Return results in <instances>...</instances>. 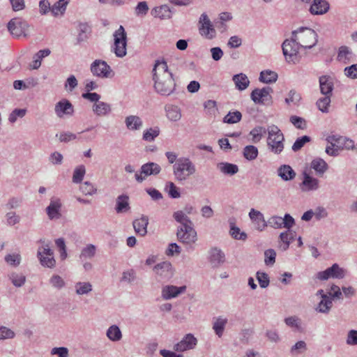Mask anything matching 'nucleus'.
Listing matches in <instances>:
<instances>
[{
    "instance_id": "obj_1",
    "label": "nucleus",
    "mask_w": 357,
    "mask_h": 357,
    "mask_svg": "<svg viewBox=\"0 0 357 357\" xmlns=\"http://www.w3.org/2000/svg\"><path fill=\"white\" fill-rule=\"evenodd\" d=\"M153 79L154 89L158 94L168 96L175 91L176 82L168 70L167 62L156 61L153 69Z\"/></svg>"
},
{
    "instance_id": "obj_2",
    "label": "nucleus",
    "mask_w": 357,
    "mask_h": 357,
    "mask_svg": "<svg viewBox=\"0 0 357 357\" xmlns=\"http://www.w3.org/2000/svg\"><path fill=\"white\" fill-rule=\"evenodd\" d=\"M291 33L294 40H297L301 48L311 49L318 42L317 33L310 28L302 26Z\"/></svg>"
},
{
    "instance_id": "obj_3",
    "label": "nucleus",
    "mask_w": 357,
    "mask_h": 357,
    "mask_svg": "<svg viewBox=\"0 0 357 357\" xmlns=\"http://www.w3.org/2000/svg\"><path fill=\"white\" fill-rule=\"evenodd\" d=\"M267 145L275 154H280L284 149V135L275 125L269 126L267 128Z\"/></svg>"
},
{
    "instance_id": "obj_4",
    "label": "nucleus",
    "mask_w": 357,
    "mask_h": 357,
    "mask_svg": "<svg viewBox=\"0 0 357 357\" xmlns=\"http://www.w3.org/2000/svg\"><path fill=\"white\" fill-rule=\"evenodd\" d=\"M174 174L178 181H184L194 174L196 167L192 162L188 158L178 159L173 166Z\"/></svg>"
},
{
    "instance_id": "obj_5",
    "label": "nucleus",
    "mask_w": 357,
    "mask_h": 357,
    "mask_svg": "<svg viewBox=\"0 0 357 357\" xmlns=\"http://www.w3.org/2000/svg\"><path fill=\"white\" fill-rule=\"evenodd\" d=\"M176 238L180 243L192 248L193 245L197 241V234L193 225L178 227Z\"/></svg>"
},
{
    "instance_id": "obj_6",
    "label": "nucleus",
    "mask_w": 357,
    "mask_h": 357,
    "mask_svg": "<svg viewBox=\"0 0 357 357\" xmlns=\"http://www.w3.org/2000/svg\"><path fill=\"white\" fill-rule=\"evenodd\" d=\"M114 51L116 56L122 58L127 54V34L123 26L114 33Z\"/></svg>"
},
{
    "instance_id": "obj_7",
    "label": "nucleus",
    "mask_w": 357,
    "mask_h": 357,
    "mask_svg": "<svg viewBox=\"0 0 357 357\" xmlns=\"http://www.w3.org/2000/svg\"><path fill=\"white\" fill-rule=\"evenodd\" d=\"M300 48L301 47L297 40H294V35L291 34V38L284 40L282 45V49L287 61L295 63Z\"/></svg>"
},
{
    "instance_id": "obj_8",
    "label": "nucleus",
    "mask_w": 357,
    "mask_h": 357,
    "mask_svg": "<svg viewBox=\"0 0 357 357\" xmlns=\"http://www.w3.org/2000/svg\"><path fill=\"white\" fill-rule=\"evenodd\" d=\"M91 72L93 75L100 78H109L114 76L111 67L106 61L96 59L91 64Z\"/></svg>"
},
{
    "instance_id": "obj_9",
    "label": "nucleus",
    "mask_w": 357,
    "mask_h": 357,
    "mask_svg": "<svg viewBox=\"0 0 357 357\" xmlns=\"http://www.w3.org/2000/svg\"><path fill=\"white\" fill-rule=\"evenodd\" d=\"M37 257L43 266L50 268L55 267L56 260L54 257V252L50 249L49 243L38 248Z\"/></svg>"
},
{
    "instance_id": "obj_10",
    "label": "nucleus",
    "mask_w": 357,
    "mask_h": 357,
    "mask_svg": "<svg viewBox=\"0 0 357 357\" xmlns=\"http://www.w3.org/2000/svg\"><path fill=\"white\" fill-rule=\"evenodd\" d=\"M272 92L273 89L269 86L255 89L252 91L250 98L255 104L268 105L272 102Z\"/></svg>"
},
{
    "instance_id": "obj_11",
    "label": "nucleus",
    "mask_w": 357,
    "mask_h": 357,
    "mask_svg": "<svg viewBox=\"0 0 357 357\" xmlns=\"http://www.w3.org/2000/svg\"><path fill=\"white\" fill-rule=\"evenodd\" d=\"M346 273L345 269L340 267L337 264H334L325 271L318 272L317 278L320 280H326L329 278L342 279L344 278Z\"/></svg>"
},
{
    "instance_id": "obj_12",
    "label": "nucleus",
    "mask_w": 357,
    "mask_h": 357,
    "mask_svg": "<svg viewBox=\"0 0 357 357\" xmlns=\"http://www.w3.org/2000/svg\"><path fill=\"white\" fill-rule=\"evenodd\" d=\"M199 31L201 36L207 39L215 37L216 31L206 13H202L199 20Z\"/></svg>"
},
{
    "instance_id": "obj_13",
    "label": "nucleus",
    "mask_w": 357,
    "mask_h": 357,
    "mask_svg": "<svg viewBox=\"0 0 357 357\" xmlns=\"http://www.w3.org/2000/svg\"><path fill=\"white\" fill-rule=\"evenodd\" d=\"M28 28V23L20 18H13L8 23V31L15 37H19L22 34L26 36Z\"/></svg>"
},
{
    "instance_id": "obj_14",
    "label": "nucleus",
    "mask_w": 357,
    "mask_h": 357,
    "mask_svg": "<svg viewBox=\"0 0 357 357\" xmlns=\"http://www.w3.org/2000/svg\"><path fill=\"white\" fill-rule=\"evenodd\" d=\"M160 170L161 168L157 163L147 162L142 166L139 174L135 173V177L138 183H142L146 176L157 175L160 173Z\"/></svg>"
},
{
    "instance_id": "obj_15",
    "label": "nucleus",
    "mask_w": 357,
    "mask_h": 357,
    "mask_svg": "<svg viewBox=\"0 0 357 357\" xmlns=\"http://www.w3.org/2000/svg\"><path fill=\"white\" fill-rule=\"evenodd\" d=\"M153 271L159 278V280H168L172 278L174 275L172 266L169 261H163L158 264L154 266Z\"/></svg>"
},
{
    "instance_id": "obj_16",
    "label": "nucleus",
    "mask_w": 357,
    "mask_h": 357,
    "mask_svg": "<svg viewBox=\"0 0 357 357\" xmlns=\"http://www.w3.org/2000/svg\"><path fill=\"white\" fill-rule=\"evenodd\" d=\"M54 112L59 118H62L64 115H73L74 109L68 100L63 99L55 105Z\"/></svg>"
},
{
    "instance_id": "obj_17",
    "label": "nucleus",
    "mask_w": 357,
    "mask_h": 357,
    "mask_svg": "<svg viewBox=\"0 0 357 357\" xmlns=\"http://www.w3.org/2000/svg\"><path fill=\"white\" fill-rule=\"evenodd\" d=\"M197 343V339L193 335L187 334L183 339L174 345V349L176 351H184L193 349Z\"/></svg>"
},
{
    "instance_id": "obj_18",
    "label": "nucleus",
    "mask_w": 357,
    "mask_h": 357,
    "mask_svg": "<svg viewBox=\"0 0 357 357\" xmlns=\"http://www.w3.org/2000/svg\"><path fill=\"white\" fill-rule=\"evenodd\" d=\"M303 180L300 184V188L303 192L316 190L319 188V180L310 176L305 172L303 174Z\"/></svg>"
},
{
    "instance_id": "obj_19",
    "label": "nucleus",
    "mask_w": 357,
    "mask_h": 357,
    "mask_svg": "<svg viewBox=\"0 0 357 357\" xmlns=\"http://www.w3.org/2000/svg\"><path fill=\"white\" fill-rule=\"evenodd\" d=\"M330 8V4L326 0H314L309 11L312 15H319L326 13Z\"/></svg>"
},
{
    "instance_id": "obj_20",
    "label": "nucleus",
    "mask_w": 357,
    "mask_h": 357,
    "mask_svg": "<svg viewBox=\"0 0 357 357\" xmlns=\"http://www.w3.org/2000/svg\"><path fill=\"white\" fill-rule=\"evenodd\" d=\"M185 286L177 287L174 285H167L162 288V296L165 300H169L177 297L181 294H183L185 292Z\"/></svg>"
},
{
    "instance_id": "obj_21",
    "label": "nucleus",
    "mask_w": 357,
    "mask_h": 357,
    "mask_svg": "<svg viewBox=\"0 0 357 357\" xmlns=\"http://www.w3.org/2000/svg\"><path fill=\"white\" fill-rule=\"evenodd\" d=\"M249 217L255 224L256 229L263 231L267 227L264 215L260 211L252 208L249 212Z\"/></svg>"
},
{
    "instance_id": "obj_22",
    "label": "nucleus",
    "mask_w": 357,
    "mask_h": 357,
    "mask_svg": "<svg viewBox=\"0 0 357 357\" xmlns=\"http://www.w3.org/2000/svg\"><path fill=\"white\" fill-rule=\"evenodd\" d=\"M320 91L324 96H332L333 80L329 75H322L319 79Z\"/></svg>"
},
{
    "instance_id": "obj_23",
    "label": "nucleus",
    "mask_w": 357,
    "mask_h": 357,
    "mask_svg": "<svg viewBox=\"0 0 357 357\" xmlns=\"http://www.w3.org/2000/svg\"><path fill=\"white\" fill-rule=\"evenodd\" d=\"M225 261V254L220 250L217 248L211 249L209 252V261L213 267H219Z\"/></svg>"
},
{
    "instance_id": "obj_24",
    "label": "nucleus",
    "mask_w": 357,
    "mask_h": 357,
    "mask_svg": "<svg viewBox=\"0 0 357 357\" xmlns=\"http://www.w3.org/2000/svg\"><path fill=\"white\" fill-rule=\"evenodd\" d=\"M61 207L60 200L51 199L50 205L46 208L47 214L50 220L59 219L61 217L59 212Z\"/></svg>"
},
{
    "instance_id": "obj_25",
    "label": "nucleus",
    "mask_w": 357,
    "mask_h": 357,
    "mask_svg": "<svg viewBox=\"0 0 357 357\" xmlns=\"http://www.w3.org/2000/svg\"><path fill=\"white\" fill-rule=\"evenodd\" d=\"M165 109L167 118L171 121H178L182 117L181 109L176 105H167Z\"/></svg>"
},
{
    "instance_id": "obj_26",
    "label": "nucleus",
    "mask_w": 357,
    "mask_h": 357,
    "mask_svg": "<svg viewBox=\"0 0 357 357\" xmlns=\"http://www.w3.org/2000/svg\"><path fill=\"white\" fill-rule=\"evenodd\" d=\"M149 224V218L147 216L142 215L140 218L133 221L132 225L136 233L144 236L147 233V225Z\"/></svg>"
},
{
    "instance_id": "obj_27",
    "label": "nucleus",
    "mask_w": 357,
    "mask_h": 357,
    "mask_svg": "<svg viewBox=\"0 0 357 357\" xmlns=\"http://www.w3.org/2000/svg\"><path fill=\"white\" fill-rule=\"evenodd\" d=\"M130 209L129 197L127 195H121L116 199L115 211L117 213H126Z\"/></svg>"
},
{
    "instance_id": "obj_28",
    "label": "nucleus",
    "mask_w": 357,
    "mask_h": 357,
    "mask_svg": "<svg viewBox=\"0 0 357 357\" xmlns=\"http://www.w3.org/2000/svg\"><path fill=\"white\" fill-rule=\"evenodd\" d=\"M333 307V299L331 296H324L323 298L315 307V310L322 314H328Z\"/></svg>"
},
{
    "instance_id": "obj_29",
    "label": "nucleus",
    "mask_w": 357,
    "mask_h": 357,
    "mask_svg": "<svg viewBox=\"0 0 357 357\" xmlns=\"http://www.w3.org/2000/svg\"><path fill=\"white\" fill-rule=\"evenodd\" d=\"M125 123L126 128L132 131L138 130L141 129L143 126L141 118L135 115H130L126 117Z\"/></svg>"
},
{
    "instance_id": "obj_30",
    "label": "nucleus",
    "mask_w": 357,
    "mask_h": 357,
    "mask_svg": "<svg viewBox=\"0 0 357 357\" xmlns=\"http://www.w3.org/2000/svg\"><path fill=\"white\" fill-rule=\"evenodd\" d=\"M151 14L155 17H158L161 20H167L172 17V10L167 5H162L160 7L153 8Z\"/></svg>"
},
{
    "instance_id": "obj_31",
    "label": "nucleus",
    "mask_w": 357,
    "mask_h": 357,
    "mask_svg": "<svg viewBox=\"0 0 357 357\" xmlns=\"http://www.w3.org/2000/svg\"><path fill=\"white\" fill-rule=\"evenodd\" d=\"M326 141L328 144H331L333 147H337V149H342L343 145L346 143V142H349L351 144V147L353 148V142L351 140H349L345 137L337 135H329L326 137Z\"/></svg>"
},
{
    "instance_id": "obj_32",
    "label": "nucleus",
    "mask_w": 357,
    "mask_h": 357,
    "mask_svg": "<svg viewBox=\"0 0 357 357\" xmlns=\"http://www.w3.org/2000/svg\"><path fill=\"white\" fill-rule=\"evenodd\" d=\"M310 167L314 169L317 174L322 176L328 169V165L324 160L320 158L314 159Z\"/></svg>"
},
{
    "instance_id": "obj_33",
    "label": "nucleus",
    "mask_w": 357,
    "mask_h": 357,
    "mask_svg": "<svg viewBox=\"0 0 357 357\" xmlns=\"http://www.w3.org/2000/svg\"><path fill=\"white\" fill-rule=\"evenodd\" d=\"M278 176L284 181H291L296 176V172L287 165H283L278 169Z\"/></svg>"
},
{
    "instance_id": "obj_34",
    "label": "nucleus",
    "mask_w": 357,
    "mask_h": 357,
    "mask_svg": "<svg viewBox=\"0 0 357 357\" xmlns=\"http://www.w3.org/2000/svg\"><path fill=\"white\" fill-rule=\"evenodd\" d=\"M233 81L236 87L240 91L246 89L250 84V81L247 75L243 73L234 75Z\"/></svg>"
},
{
    "instance_id": "obj_35",
    "label": "nucleus",
    "mask_w": 357,
    "mask_h": 357,
    "mask_svg": "<svg viewBox=\"0 0 357 357\" xmlns=\"http://www.w3.org/2000/svg\"><path fill=\"white\" fill-rule=\"evenodd\" d=\"M173 218L177 222L181 224L180 227L193 225V222L190 218L181 210L175 211L173 213Z\"/></svg>"
},
{
    "instance_id": "obj_36",
    "label": "nucleus",
    "mask_w": 357,
    "mask_h": 357,
    "mask_svg": "<svg viewBox=\"0 0 357 357\" xmlns=\"http://www.w3.org/2000/svg\"><path fill=\"white\" fill-rule=\"evenodd\" d=\"M93 111L98 116H105L111 112V107L108 103L98 101L93 105Z\"/></svg>"
},
{
    "instance_id": "obj_37",
    "label": "nucleus",
    "mask_w": 357,
    "mask_h": 357,
    "mask_svg": "<svg viewBox=\"0 0 357 357\" xmlns=\"http://www.w3.org/2000/svg\"><path fill=\"white\" fill-rule=\"evenodd\" d=\"M4 261L8 266L15 268L20 264L22 257L20 253H9L5 255Z\"/></svg>"
},
{
    "instance_id": "obj_38",
    "label": "nucleus",
    "mask_w": 357,
    "mask_h": 357,
    "mask_svg": "<svg viewBox=\"0 0 357 357\" xmlns=\"http://www.w3.org/2000/svg\"><path fill=\"white\" fill-rule=\"evenodd\" d=\"M75 288L76 294L79 296L88 294L93 289L89 282H78L75 284Z\"/></svg>"
},
{
    "instance_id": "obj_39",
    "label": "nucleus",
    "mask_w": 357,
    "mask_h": 357,
    "mask_svg": "<svg viewBox=\"0 0 357 357\" xmlns=\"http://www.w3.org/2000/svg\"><path fill=\"white\" fill-rule=\"evenodd\" d=\"M107 337L112 341L116 342L121 339L122 333L116 325L111 326L107 331Z\"/></svg>"
},
{
    "instance_id": "obj_40",
    "label": "nucleus",
    "mask_w": 357,
    "mask_h": 357,
    "mask_svg": "<svg viewBox=\"0 0 357 357\" xmlns=\"http://www.w3.org/2000/svg\"><path fill=\"white\" fill-rule=\"evenodd\" d=\"M278 79V74L271 70L261 71L259 76V80L264 83H273Z\"/></svg>"
},
{
    "instance_id": "obj_41",
    "label": "nucleus",
    "mask_w": 357,
    "mask_h": 357,
    "mask_svg": "<svg viewBox=\"0 0 357 357\" xmlns=\"http://www.w3.org/2000/svg\"><path fill=\"white\" fill-rule=\"evenodd\" d=\"M70 0H59L56 1L51 8V12L53 15L56 16L59 13L63 14L66 9V6L68 4Z\"/></svg>"
},
{
    "instance_id": "obj_42",
    "label": "nucleus",
    "mask_w": 357,
    "mask_h": 357,
    "mask_svg": "<svg viewBox=\"0 0 357 357\" xmlns=\"http://www.w3.org/2000/svg\"><path fill=\"white\" fill-rule=\"evenodd\" d=\"M331 96H325L319 98L316 102L318 109L323 113H328L329 111V106L331 102Z\"/></svg>"
},
{
    "instance_id": "obj_43",
    "label": "nucleus",
    "mask_w": 357,
    "mask_h": 357,
    "mask_svg": "<svg viewBox=\"0 0 357 357\" xmlns=\"http://www.w3.org/2000/svg\"><path fill=\"white\" fill-rule=\"evenodd\" d=\"M219 167L222 173L227 175H234L238 172V166L231 163L221 162L219 164Z\"/></svg>"
},
{
    "instance_id": "obj_44",
    "label": "nucleus",
    "mask_w": 357,
    "mask_h": 357,
    "mask_svg": "<svg viewBox=\"0 0 357 357\" xmlns=\"http://www.w3.org/2000/svg\"><path fill=\"white\" fill-rule=\"evenodd\" d=\"M267 130L262 126H256L250 132V135L252 137V142L253 143H258L262 138L264 134L266 132Z\"/></svg>"
},
{
    "instance_id": "obj_45",
    "label": "nucleus",
    "mask_w": 357,
    "mask_h": 357,
    "mask_svg": "<svg viewBox=\"0 0 357 357\" xmlns=\"http://www.w3.org/2000/svg\"><path fill=\"white\" fill-rule=\"evenodd\" d=\"M227 322V320L226 319H222L220 317L216 319V320L213 322V329L219 337H222Z\"/></svg>"
},
{
    "instance_id": "obj_46",
    "label": "nucleus",
    "mask_w": 357,
    "mask_h": 357,
    "mask_svg": "<svg viewBox=\"0 0 357 357\" xmlns=\"http://www.w3.org/2000/svg\"><path fill=\"white\" fill-rule=\"evenodd\" d=\"M243 154L248 160H253L257 158L259 151L256 146L248 145L243 149Z\"/></svg>"
},
{
    "instance_id": "obj_47",
    "label": "nucleus",
    "mask_w": 357,
    "mask_h": 357,
    "mask_svg": "<svg viewBox=\"0 0 357 357\" xmlns=\"http://www.w3.org/2000/svg\"><path fill=\"white\" fill-rule=\"evenodd\" d=\"M280 241L282 242V245H280V248L282 250H287L290 245L291 241L294 238L293 234L287 230L282 232L280 234Z\"/></svg>"
},
{
    "instance_id": "obj_48",
    "label": "nucleus",
    "mask_w": 357,
    "mask_h": 357,
    "mask_svg": "<svg viewBox=\"0 0 357 357\" xmlns=\"http://www.w3.org/2000/svg\"><path fill=\"white\" fill-rule=\"evenodd\" d=\"M96 248L93 244H89L82 250L79 255V259L83 260L86 259H91L96 255Z\"/></svg>"
},
{
    "instance_id": "obj_49",
    "label": "nucleus",
    "mask_w": 357,
    "mask_h": 357,
    "mask_svg": "<svg viewBox=\"0 0 357 357\" xmlns=\"http://www.w3.org/2000/svg\"><path fill=\"white\" fill-rule=\"evenodd\" d=\"M242 114L238 111L229 112L223 119V122L228 124H233L241 120Z\"/></svg>"
},
{
    "instance_id": "obj_50",
    "label": "nucleus",
    "mask_w": 357,
    "mask_h": 357,
    "mask_svg": "<svg viewBox=\"0 0 357 357\" xmlns=\"http://www.w3.org/2000/svg\"><path fill=\"white\" fill-rule=\"evenodd\" d=\"M86 173L85 167L83 165L77 167L73 172V181L75 183H79L83 180Z\"/></svg>"
},
{
    "instance_id": "obj_51",
    "label": "nucleus",
    "mask_w": 357,
    "mask_h": 357,
    "mask_svg": "<svg viewBox=\"0 0 357 357\" xmlns=\"http://www.w3.org/2000/svg\"><path fill=\"white\" fill-rule=\"evenodd\" d=\"M301 100V94L297 93L295 90L292 89L289 92L288 96L285 98V102L289 105L291 104L297 105Z\"/></svg>"
},
{
    "instance_id": "obj_52",
    "label": "nucleus",
    "mask_w": 357,
    "mask_h": 357,
    "mask_svg": "<svg viewBox=\"0 0 357 357\" xmlns=\"http://www.w3.org/2000/svg\"><path fill=\"white\" fill-rule=\"evenodd\" d=\"M9 278L14 286L20 287L25 283L26 277L23 274L12 273L9 275Z\"/></svg>"
},
{
    "instance_id": "obj_53",
    "label": "nucleus",
    "mask_w": 357,
    "mask_h": 357,
    "mask_svg": "<svg viewBox=\"0 0 357 357\" xmlns=\"http://www.w3.org/2000/svg\"><path fill=\"white\" fill-rule=\"evenodd\" d=\"M165 190L171 198L177 199L181 197L178 188L173 182H168L167 183Z\"/></svg>"
},
{
    "instance_id": "obj_54",
    "label": "nucleus",
    "mask_w": 357,
    "mask_h": 357,
    "mask_svg": "<svg viewBox=\"0 0 357 357\" xmlns=\"http://www.w3.org/2000/svg\"><path fill=\"white\" fill-rule=\"evenodd\" d=\"M307 350V344L305 342L301 340L297 342L290 349V353L293 356L298 355Z\"/></svg>"
},
{
    "instance_id": "obj_55",
    "label": "nucleus",
    "mask_w": 357,
    "mask_h": 357,
    "mask_svg": "<svg viewBox=\"0 0 357 357\" xmlns=\"http://www.w3.org/2000/svg\"><path fill=\"white\" fill-rule=\"evenodd\" d=\"M257 280L259 284L260 287L264 289L268 287L270 284L268 275L264 272L258 271L256 274Z\"/></svg>"
},
{
    "instance_id": "obj_56",
    "label": "nucleus",
    "mask_w": 357,
    "mask_h": 357,
    "mask_svg": "<svg viewBox=\"0 0 357 357\" xmlns=\"http://www.w3.org/2000/svg\"><path fill=\"white\" fill-rule=\"evenodd\" d=\"M158 128H149L144 132L143 139L146 142H152L159 135Z\"/></svg>"
},
{
    "instance_id": "obj_57",
    "label": "nucleus",
    "mask_w": 357,
    "mask_h": 357,
    "mask_svg": "<svg viewBox=\"0 0 357 357\" xmlns=\"http://www.w3.org/2000/svg\"><path fill=\"white\" fill-rule=\"evenodd\" d=\"M311 138L309 136L304 135L296 139L292 146V150L295 152L299 151L307 142H310Z\"/></svg>"
},
{
    "instance_id": "obj_58",
    "label": "nucleus",
    "mask_w": 357,
    "mask_h": 357,
    "mask_svg": "<svg viewBox=\"0 0 357 357\" xmlns=\"http://www.w3.org/2000/svg\"><path fill=\"white\" fill-rule=\"evenodd\" d=\"M329 296L332 297L333 300L337 299L340 300L343 298L342 292L340 288L335 284L331 286L329 291H328Z\"/></svg>"
},
{
    "instance_id": "obj_59",
    "label": "nucleus",
    "mask_w": 357,
    "mask_h": 357,
    "mask_svg": "<svg viewBox=\"0 0 357 357\" xmlns=\"http://www.w3.org/2000/svg\"><path fill=\"white\" fill-rule=\"evenodd\" d=\"M26 113V109H15L9 115L8 120L11 123H15L17 119L23 118Z\"/></svg>"
},
{
    "instance_id": "obj_60",
    "label": "nucleus",
    "mask_w": 357,
    "mask_h": 357,
    "mask_svg": "<svg viewBox=\"0 0 357 357\" xmlns=\"http://www.w3.org/2000/svg\"><path fill=\"white\" fill-rule=\"evenodd\" d=\"M56 137H59L61 142H69L72 140L77 139V135L70 132H61L56 134Z\"/></svg>"
},
{
    "instance_id": "obj_61",
    "label": "nucleus",
    "mask_w": 357,
    "mask_h": 357,
    "mask_svg": "<svg viewBox=\"0 0 357 357\" xmlns=\"http://www.w3.org/2000/svg\"><path fill=\"white\" fill-rule=\"evenodd\" d=\"M78 85V82L75 75L69 76L65 83L64 87L67 91H73Z\"/></svg>"
},
{
    "instance_id": "obj_62",
    "label": "nucleus",
    "mask_w": 357,
    "mask_h": 357,
    "mask_svg": "<svg viewBox=\"0 0 357 357\" xmlns=\"http://www.w3.org/2000/svg\"><path fill=\"white\" fill-rule=\"evenodd\" d=\"M264 262L267 266H272L275 262L276 252L273 249H268L264 252Z\"/></svg>"
},
{
    "instance_id": "obj_63",
    "label": "nucleus",
    "mask_w": 357,
    "mask_h": 357,
    "mask_svg": "<svg viewBox=\"0 0 357 357\" xmlns=\"http://www.w3.org/2000/svg\"><path fill=\"white\" fill-rule=\"evenodd\" d=\"M267 226H270L274 229H280L282 226V218L277 215L271 217L266 222Z\"/></svg>"
},
{
    "instance_id": "obj_64",
    "label": "nucleus",
    "mask_w": 357,
    "mask_h": 357,
    "mask_svg": "<svg viewBox=\"0 0 357 357\" xmlns=\"http://www.w3.org/2000/svg\"><path fill=\"white\" fill-rule=\"evenodd\" d=\"M284 322L289 327L295 328L298 331H299L301 328L300 319L295 316L286 318L284 319Z\"/></svg>"
}]
</instances>
